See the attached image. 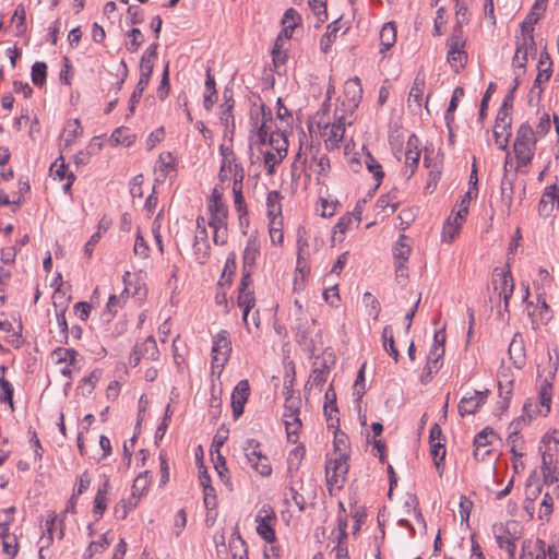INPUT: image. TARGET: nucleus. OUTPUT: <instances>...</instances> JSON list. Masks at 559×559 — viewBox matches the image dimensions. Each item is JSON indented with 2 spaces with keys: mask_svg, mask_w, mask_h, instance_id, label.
I'll list each match as a JSON object with an SVG mask.
<instances>
[{
  "mask_svg": "<svg viewBox=\"0 0 559 559\" xmlns=\"http://www.w3.org/2000/svg\"><path fill=\"white\" fill-rule=\"evenodd\" d=\"M537 136L535 135L532 127L524 122L516 131V136L513 143V151L515 153L518 167L527 166L532 163L535 152Z\"/></svg>",
  "mask_w": 559,
  "mask_h": 559,
  "instance_id": "f257e3e1",
  "label": "nucleus"
},
{
  "mask_svg": "<svg viewBox=\"0 0 559 559\" xmlns=\"http://www.w3.org/2000/svg\"><path fill=\"white\" fill-rule=\"evenodd\" d=\"M317 321L314 319L298 318L296 323V341L301 348L310 354H314L318 345H322L321 331L316 330Z\"/></svg>",
  "mask_w": 559,
  "mask_h": 559,
  "instance_id": "f03ea898",
  "label": "nucleus"
},
{
  "mask_svg": "<svg viewBox=\"0 0 559 559\" xmlns=\"http://www.w3.org/2000/svg\"><path fill=\"white\" fill-rule=\"evenodd\" d=\"M466 37L463 29L453 28L451 36L447 40L448 62L451 68L457 73L463 69L467 62V53L464 50Z\"/></svg>",
  "mask_w": 559,
  "mask_h": 559,
  "instance_id": "7ed1b4c3",
  "label": "nucleus"
},
{
  "mask_svg": "<svg viewBox=\"0 0 559 559\" xmlns=\"http://www.w3.org/2000/svg\"><path fill=\"white\" fill-rule=\"evenodd\" d=\"M556 357L554 358L551 353L548 352V374L545 377V379L542 381L538 396H539V404L540 408L537 411L539 414L547 416L550 412V405H551V396H552V380L556 377L558 366H559V356L557 353Z\"/></svg>",
  "mask_w": 559,
  "mask_h": 559,
  "instance_id": "20e7f679",
  "label": "nucleus"
},
{
  "mask_svg": "<svg viewBox=\"0 0 559 559\" xmlns=\"http://www.w3.org/2000/svg\"><path fill=\"white\" fill-rule=\"evenodd\" d=\"M261 444L254 439H249L243 447L247 463L261 476H270L272 466L266 455L262 454Z\"/></svg>",
  "mask_w": 559,
  "mask_h": 559,
  "instance_id": "39448f33",
  "label": "nucleus"
},
{
  "mask_svg": "<svg viewBox=\"0 0 559 559\" xmlns=\"http://www.w3.org/2000/svg\"><path fill=\"white\" fill-rule=\"evenodd\" d=\"M346 452L337 453L334 459L329 460L325 465V477L328 485L341 487L348 472Z\"/></svg>",
  "mask_w": 559,
  "mask_h": 559,
  "instance_id": "423d86ee",
  "label": "nucleus"
},
{
  "mask_svg": "<svg viewBox=\"0 0 559 559\" xmlns=\"http://www.w3.org/2000/svg\"><path fill=\"white\" fill-rule=\"evenodd\" d=\"M231 352V342L228 337V332L223 330L221 331L214 341L212 347V367L213 369L218 368L222 369L226 361L229 358V354Z\"/></svg>",
  "mask_w": 559,
  "mask_h": 559,
  "instance_id": "0eeeda50",
  "label": "nucleus"
},
{
  "mask_svg": "<svg viewBox=\"0 0 559 559\" xmlns=\"http://www.w3.org/2000/svg\"><path fill=\"white\" fill-rule=\"evenodd\" d=\"M497 439L496 432L489 428H484L474 439V456L477 461H485L491 453V444Z\"/></svg>",
  "mask_w": 559,
  "mask_h": 559,
  "instance_id": "6e6552de",
  "label": "nucleus"
},
{
  "mask_svg": "<svg viewBox=\"0 0 559 559\" xmlns=\"http://www.w3.org/2000/svg\"><path fill=\"white\" fill-rule=\"evenodd\" d=\"M547 0H536L532 11L528 13V15L525 17V20L521 24V37H524L528 44H533V32H534V25L538 22L540 19V15L545 12L547 7Z\"/></svg>",
  "mask_w": 559,
  "mask_h": 559,
  "instance_id": "1a4fd4ad",
  "label": "nucleus"
},
{
  "mask_svg": "<svg viewBox=\"0 0 559 559\" xmlns=\"http://www.w3.org/2000/svg\"><path fill=\"white\" fill-rule=\"evenodd\" d=\"M209 212L211 214L209 226L213 225H227L228 210L222 200V195L216 189L213 190L212 197L209 201Z\"/></svg>",
  "mask_w": 559,
  "mask_h": 559,
  "instance_id": "9d476101",
  "label": "nucleus"
},
{
  "mask_svg": "<svg viewBox=\"0 0 559 559\" xmlns=\"http://www.w3.org/2000/svg\"><path fill=\"white\" fill-rule=\"evenodd\" d=\"M488 393V390H475L473 395L462 397L457 406L459 414L462 417L475 414L485 404Z\"/></svg>",
  "mask_w": 559,
  "mask_h": 559,
  "instance_id": "9b49d317",
  "label": "nucleus"
},
{
  "mask_svg": "<svg viewBox=\"0 0 559 559\" xmlns=\"http://www.w3.org/2000/svg\"><path fill=\"white\" fill-rule=\"evenodd\" d=\"M559 206V187L550 185L546 187L538 203V213L543 217H549Z\"/></svg>",
  "mask_w": 559,
  "mask_h": 559,
  "instance_id": "f8f14e48",
  "label": "nucleus"
},
{
  "mask_svg": "<svg viewBox=\"0 0 559 559\" xmlns=\"http://www.w3.org/2000/svg\"><path fill=\"white\" fill-rule=\"evenodd\" d=\"M536 51L535 47V40L533 39V44H528V41L525 40L524 37L516 39V49L513 57L512 64L515 69H519L522 71V73L525 72L526 62L528 55H532Z\"/></svg>",
  "mask_w": 559,
  "mask_h": 559,
  "instance_id": "ddd939ff",
  "label": "nucleus"
},
{
  "mask_svg": "<svg viewBox=\"0 0 559 559\" xmlns=\"http://www.w3.org/2000/svg\"><path fill=\"white\" fill-rule=\"evenodd\" d=\"M249 382L247 380H241L235 386L231 394V407L233 415L235 418H238L243 413V406L249 396Z\"/></svg>",
  "mask_w": 559,
  "mask_h": 559,
  "instance_id": "4468645a",
  "label": "nucleus"
},
{
  "mask_svg": "<svg viewBox=\"0 0 559 559\" xmlns=\"http://www.w3.org/2000/svg\"><path fill=\"white\" fill-rule=\"evenodd\" d=\"M499 276V286L497 285V280H493V288L495 290L499 289V296L503 299V309L506 312H509V301L514 290L513 277L509 271L500 273Z\"/></svg>",
  "mask_w": 559,
  "mask_h": 559,
  "instance_id": "2eb2a0df",
  "label": "nucleus"
},
{
  "mask_svg": "<svg viewBox=\"0 0 559 559\" xmlns=\"http://www.w3.org/2000/svg\"><path fill=\"white\" fill-rule=\"evenodd\" d=\"M509 357L515 368L521 369L526 361L524 341L520 333H515L509 345Z\"/></svg>",
  "mask_w": 559,
  "mask_h": 559,
  "instance_id": "dca6fc26",
  "label": "nucleus"
},
{
  "mask_svg": "<svg viewBox=\"0 0 559 559\" xmlns=\"http://www.w3.org/2000/svg\"><path fill=\"white\" fill-rule=\"evenodd\" d=\"M424 90L425 78L420 74H417L411 87L407 99L408 107L412 108L413 110L419 109L421 107Z\"/></svg>",
  "mask_w": 559,
  "mask_h": 559,
  "instance_id": "f3484780",
  "label": "nucleus"
},
{
  "mask_svg": "<svg viewBox=\"0 0 559 559\" xmlns=\"http://www.w3.org/2000/svg\"><path fill=\"white\" fill-rule=\"evenodd\" d=\"M345 133V127L343 117H340L337 121L332 123L329 133H326L325 146L328 150H334L338 147Z\"/></svg>",
  "mask_w": 559,
  "mask_h": 559,
  "instance_id": "a211bd4d",
  "label": "nucleus"
},
{
  "mask_svg": "<svg viewBox=\"0 0 559 559\" xmlns=\"http://www.w3.org/2000/svg\"><path fill=\"white\" fill-rule=\"evenodd\" d=\"M338 413L336 406V393L333 389H329L325 392V404H324V415L326 416V421L329 427H336L338 424V418L335 414Z\"/></svg>",
  "mask_w": 559,
  "mask_h": 559,
  "instance_id": "6ab92c4d",
  "label": "nucleus"
},
{
  "mask_svg": "<svg viewBox=\"0 0 559 559\" xmlns=\"http://www.w3.org/2000/svg\"><path fill=\"white\" fill-rule=\"evenodd\" d=\"M67 168L68 167L62 156L59 157L50 167V173L55 176V178H58L59 180L67 178V182L63 185V191L66 193L70 191L71 186L75 179L73 173H68Z\"/></svg>",
  "mask_w": 559,
  "mask_h": 559,
  "instance_id": "aec40b11",
  "label": "nucleus"
},
{
  "mask_svg": "<svg viewBox=\"0 0 559 559\" xmlns=\"http://www.w3.org/2000/svg\"><path fill=\"white\" fill-rule=\"evenodd\" d=\"M344 93L353 107H357L362 98L361 82L358 76L349 79L345 82Z\"/></svg>",
  "mask_w": 559,
  "mask_h": 559,
  "instance_id": "412c9836",
  "label": "nucleus"
},
{
  "mask_svg": "<svg viewBox=\"0 0 559 559\" xmlns=\"http://www.w3.org/2000/svg\"><path fill=\"white\" fill-rule=\"evenodd\" d=\"M226 96V93L224 94ZM234 108V99L231 96L228 98L225 97V102L219 107V120L221 123L225 127L226 131L233 133L235 129V120L233 116Z\"/></svg>",
  "mask_w": 559,
  "mask_h": 559,
  "instance_id": "4be33fe9",
  "label": "nucleus"
},
{
  "mask_svg": "<svg viewBox=\"0 0 559 559\" xmlns=\"http://www.w3.org/2000/svg\"><path fill=\"white\" fill-rule=\"evenodd\" d=\"M418 144L419 140L415 134L408 138L406 144L405 159L406 165H408L412 168V174L417 168L420 158V150L418 148Z\"/></svg>",
  "mask_w": 559,
  "mask_h": 559,
  "instance_id": "5701e85b",
  "label": "nucleus"
},
{
  "mask_svg": "<svg viewBox=\"0 0 559 559\" xmlns=\"http://www.w3.org/2000/svg\"><path fill=\"white\" fill-rule=\"evenodd\" d=\"M396 41V27L393 23H385L380 31V52L391 49Z\"/></svg>",
  "mask_w": 559,
  "mask_h": 559,
  "instance_id": "b1692460",
  "label": "nucleus"
},
{
  "mask_svg": "<svg viewBox=\"0 0 559 559\" xmlns=\"http://www.w3.org/2000/svg\"><path fill=\"white\" fill-rule=\"evenodd\" d=\"M464 222L465 221L455 219L454 211H452L451 215L449 216L447 223L443 226L442 240L448 243H451L457 236L460 228Z\"/></svg>",
  "mask_w": 559,
  "mask_h": 559,
  "instance_id": "393cba45",
  "label": "nucleus"
},
{
  "mask_svg": "<svg viewBox=\"0 0 559 559\" xmlns=\"http://www.w3.org/2000/svg\"><path fill=\"white\" fill-rule=\"evenodd\" d=\"M281 193L278 191H270L266 197V207L269 219H280L282 216Z\"/></svg>",
  "mask_w": 559,
  "mask_h": 559,
  "instance_id": "a878e982",
  "label": "nucleus"
},
{
  "mask_svg": "<svg viewBox=\"0 0 559 559\" xmlns=\"http://www.w3.org/2000/svg\"><path fill=\"white\" fill-rule=\"evenodd\" d=\"M514 178L515 175L510 178L508 175H503L501 180L500 191H501V201L506 205L508 213L511 210L513 193H514Z\"/></svg>",
  "mask_w": 559,
  "mask_h": 559,
  "instance_id": "bb28decb",
  "label": "nucleus"
},
{
  "mask_svg": "<svg viewBox=\"0 0 559 559\" xmlns=\"http://www.w3.org/2000/svg\"><path fill=\"white\" fill-rule=\"evenodd\" d=\"M238 292H239V295H238L237 302H238V306L242 309V320L248 328L249 326L248 316H249L250 310L255 305V299L253 296V292H251V290H238Z\"/></svg>",
  "mask_w": 559,
  "mask_h": 559,
  "instance_id": "cd10ccee",
  "label": "nucleus"
},
{
  "mask_svg": "<svg viewBox=\"0 0 559 559\" xmlns=\"http://www.w3.org/2000/svg\"><path fill=\"white\" fill-rule=\"evenodd\" d=\"M56 326L58 331L55 333L53 337L58 343H67L69 337V328L64 308L56 311Z\"/></svg>",
  "mask_w": 559,
  "mask_h": 559,
  "instance_id": "c85d7f7f",
  "label": "nucleus"
},
{
  "mask_svg": "<svg viewBox=\"0 0 559 559\" xmlns=\"http://www.w3.org/2000/svg\"><path fill=\"white\" fill-rule=\"evenodd\" d=\"M364 164L368 171L372 174L374 180L377 181L376 189L380 186L381 180L384 177V173L382 170V166L380 163L371 155L370 152H366L364 154Z\"/></svg>",
  "mask_w": 559,
  "mask_h": 559,
  "instance_id": "c756f323",
  "label": "nucleus"
},
{
  "mask_svg": "<svg viewBox=\"0 0 559 559\" xmlns=\"http://www.w3.org/2000/svg\"><path fill=\"white\" fill-rule=\"evenodd\" d=\"M234 193V203L236 211L239 213V222L242 226L243 224L248 225V211L245 203V198L242 195V187H233Z\"/></svg>",
  "mask_w": 559,
  "mask_h": 559,
  "instance_id": "7c9ffc66",
  "label": "nucleus"
},
{
  "mask_svg": "<svg viewBox=\"0 0 559 559\" xmlns=\"http://www.w3.org/2000/svg\"><path fill=\"white\" fill-rule=\"evenodd\" d=\"M542 488L543 486L538 479L537 472L533 471L526 481L525 499L528 501H535L542 493Z\"/></svg>",
  "mask_w": 559,
  "mask_h": 559,
  "instance_id": "2f4dec72",
  "label": "nucleus"
},
{
  "mask_svg": "<svg viewBox=\"0 0 559 559\" xmlns=\"http://www.w3.org/2000/svg\"><path fill=\"white\" fill-rule=\"evenodd\" d=\"M272 520V516L265 515L263 518L257 516V532L258 534L267 543H273L275 540V532L272 528L270 521Z\"/></svg>",
  "mask_w": 559,
  "mask_h": 559,
  "instance_id": "473e14b6",
  "label": "nucleus"
},
{
  "mask_svg": "<svg viewBox=\"0 0 559 559\" xmlns=\"http://www.w3.org/2000/svg\"><path fill=\"white\" fill-rule=\"evenodd\" d=\"M382 344L384 350L397 362L400 354L394 343L393 331L390 325H385L382 331Z\"/></svg>",
  "mask_w": 559,
  "mask_h": 559,
  "instance_id": "72a5a7b5",
  "label": "nucleus"
},
{
  "mask_svg": "<svg viewBox=\"0 0 559 559\" xmlns=\"http://www.w3.org/2000/svg\"><path fill=\"white\" fill-rule=\"evenodd\" d=\"M135 346L143 358L151 360H156L158 358L159 350L153 336H148L143 343L136 344Z\"/></svg>",
  "mask_w": 559,
  "mask_h": 559,
  "instance_id": "f704fd0d",
  "label": "nucleus"
},
{
  "mask_svg": "<svg viewBox=\"0 0 559 559\" xmlns=\"http://www.w3.org/2000/svg\"><path fill=\"white\" fill-rule=\"evenodd\" d=\"M473 197H475V191L469 189L464 193V195L461 197V200L455 204L453 209L455 219L465 221L468 214V206Z\"/></svg>",
  "mask_w": 559,
  "mask_h": 559,
  "instance_id": "c9c22d12",
  "label": "nucleus"
},
{
  "mask_svg": "<svg viewBox=\"0 0 559 559\" xmlns=\"http://www.w3.org/2000/svg\"><path fill=\"white\" fill-rule=\"evenodd\" d=\"M109 487L108 479L105 480L103 486H100L97 490L95 500H94V509L93 512L98 516H102L107 508V491Z\"/></svg>",
  "mask_w": 559,
  "mask_h": 559,
  "instance_id": "e433bc0d",
  "label": "nucleus"
},
{
  "mask_svg": "<svg viewBox=\"0 0 559 559\" xmlns=\"http://www.w3.org/2000/svg\"><path fill=\"white\" fill-rule=\"evenodd\" d=\"M430 454L432 456L435 466L440 475L443 473V462L445 457V445L443 442L430 443Z\"/></svg>",
  "mask_w": 559,
  "mask_h": 559,
  "instance_id": "4c0bfd02",
  "label": "nucleus"
},
{
  "mask_svg": "<svg viewBox=\"0 0 559 559\" xmlns=\"http://www.w3.org/2000/svg\"><path fill=\"white\" fill-rule=\"evenodd\" d=\"M554 497H559V485L552 488V491L545 492L540 502V514L539 518L549 516L554 511Z\"/></svg>",
  "mask_w": 559,
  "mask_h": 559,
  "instance_id": "58836bf2",
  "label": "nucleus"
},
{
  "mask_svg": "<svg viewBox=\"0 0 559 559\" xmlns=\"http://www.w3.org/2000/svg\"><path fill=\"white\" fill-rule=\"evenodd\" d=\"M338 31H340V27L337 26L336 21H334L328 25L326 32H325V34H323V36L321 37V40H320L321 50L323 52L326 53L330 50L332 44L335 41V39L337 37Z\"/></svg>",
  "mask_w": 559,
  "mask_h": 559,
  "instance_id": "ea45409f",
  "label": "nucleus"
},
{
  "mask_svg": "<svg viewBox=\"0 0 559 559\" xmlns=\"http://www.w3.org/2000/svg\"><path fill=\"white\" fill-rule=\"evenodd\" d=\"M407 237L400 235L393 248V255L399 262H406L411 254V246L406 242Z\"/></svg>",
  "mask_w": 559,
  "mask_h": 559,
  "instance_id": "a19ab883",
  "label": "nucleus"
},
{
  "mask_svg": "<svg viewBox=\"0 0 559 559\" xmlns=\"http://www.w3.org/2000/svg\"><path fill=\"white\" fill-rule=\"evenodd\" d=\"M269 145L271 151L287 154V140L283 132L274 131L270 133Z\"/></svg>",
  "mask_w": 559,
  "mask_h": 559,
  "instance_id": "79ce46f5",
  "label": "nucleus"
},
{
  "mask_svg": "<svg viewBox=\"0 0 559 559\" xmlns=\"http://www.w3.org/2000/svg\"><path fill=\"white\" fill-rule=\"evenodd\" d=\"M5 367L4 366H0V386L3 391V394L1 395L0 394V402H7L10 404L11 408L13 409L14 406H13V385L4 379V372H5Z\"/></svg>",
  "mask_w": 559,
  "mask_h": 559,
  "instance_id": "37998d69",
  "label": "nucleus"
},
{
  "mask_svg": "<svg viewBox=\"0 0 559 559\" xmlns=\"http://www.w3.org/2000/svg\"><path fill=\"white\" fill-rule=\"evenodd\" d=\"M496 540L501 549H506L508 551L510 559H514L516 546L514 539L511 538L510 533L508 531H503L501 534H496Z\"/></svg>",
  "mask_w": 559,
  "mask_h": 559,
  "instance_id": "c03bdc74",
  "label": "nucleus"
},
{
  "mask_svg": "<svg viewBox=\"0 0 559 559\" xmlns=\"http://www.w3.org/2000/svg\"><path fill=\"white\" fill-rule=\"evenodd\" d=\"M287 391V396L285 400V412L284 415L288 416H295L299 415L300 406H301V400L299 396H294L293 392L289 390L288 386H285Z\"/></svg>",
  "mask_w": 559,
  "mask_h": 559,
  "instance_id": "a18cd8bd",
  "label": "nucleus"
},
{
  "mask_svg": "<svg viewBox=\"0 0 559 559\" xmlns=\"http://www.w3.org/2000/svg\"><path fill=\"white\" fill-rule=\"evenodd\" d=\"M11 22L15 24L16 35L20 36L26 32V11L23 4L16 7Z\"/></svg>",
  "mask_w": 559,
  "mask_h": 559,
  "instance_id": "49530a36",
  "label": "nucleus"
},
{
  "mask_svg": "<svg viewBox=\"0 0 559 559\" xmlns=\"http://www.w3.org/2000/svg\"><path fill=\"white\" fill-rule=\"evenodd\" d=\"M53 356L57 360L67 361L70 366H75L78 362L79 353L72 348H57L53 350Z\"/></svg>",
  "mask_w": 559,
  "mask_h": 559,
  "instance_id": "de8ad7c7",
  "label": "nucleus"
},
{
  "mask_svg": "<svg viewBox=\"0 0 559 559\" xmlns=\"http://www.w3.org/2000/svg\"><path fill=\"white\" fill-rule=\"evenodd\" d=\"M134 134H131L124 127L117 128L111 134L112 141L124 146H130L134 142Z\"/></svg>",
  "mask_w": 559,
  "mask_h": 559,
  "instance_id": "09e8293b",
  "label": "nucleus"
},
{
  "mask_svg": "<svg viewBox=\"0 0 559 559\" xmlns=\"http://www.w3.org/2000/svg\"><path fill=\"white\" fill-rule=\"evenodd\" d=\"M47 66L45 62L37 61L32 67V81L35 85L43 86L46 82Z\"/></svg>",
  "mask_w": 559,
  "mask_h": 559,
  "instance_id": "8fccbe9b",
  "label": "nucleus"
},
{
  "mask_svg": "<svg viewBox=\"0 0 559 559\" xmlns=\"http://www.w3.org/2000/svg\"><path fill=\"white\" fill-rule=\"evenodd\" d=\"M455 21L456 24L453 28L462 29L463 25H466L469 22V13L466 4L464 2H460V0H455Z\"/></svg>",
  "mask_w": 559,
  "mask_h": 559,
  "instance_id": "3c124183",
  "label": "nucleus"
},
{
  "mask_svg": "<svg viewBox=\"0 0 559 559\" xmlns=\"http://www.w3.org/2000/svg\"><path fill=\"white\" fill-rule=\"evenodd\" d=\"M285 496V503H289L290 501H293L296 507L299 509V511H305V508H306V500L304 498V496L301 493L298 492V490L290 486L287 488V490L285 491L284 493Z\"/></svg>",
  "mask_w": 559,
  "mask_h": 559,
  "instance_id": "603ef678",
  "label": "nucleus"
},
{
  "mask_svg": "<svg viewBox=\"0 0 559 559\" xmlns=\"http://www.w3.org/2000/svg\"><path fill=\"white\" fill-rule=\"evenodd\" d=\"M264 155V165L267 169V174H273L274 168L276 165H278L283 158L286 156L283 153L274 152V151H266L263 153Z\"/></svg>",
  "mask_w": 559,
  "mask_h": 559,
  "instance_id": "864d4df0",
  "label": "nucleus"
},
{
  "mask_svg": "<svg viewBox=\"0 0 559 559\" xmlns=\"http://www.w3.org/2000/svg\"><path fill=\"white\" fill-rule=\"evenodd\" d=\"M328 369H329V367L326 365V361H324L322 368L317 367V361H316L314 368L310 376V380L312 381V384H314L316 386H322L326 382V378H328V373H329Z\"/></svg>",
  "mask_w": 559,
  "mask_h": 559,
  "instance_id": "5fc2aeb1",
  "label": "nucleus"
},
{
  "mask_svg": "<svg viewBox=\"0 0 559 559\" xmlns=\"http://www.w3.org/2000/svg\"><path fill=\"white\" fill-rule=\"evenodd\" d=\"M551 71L544 70V68L538 67V74L534 81V84L531 88V95L535 94L540 97L543 93V88L540 86L542 82H546L550 79Z\"/></svg>",
  "mask_w": 559,
  "mask_h": 559,
  "instance_id": "6e6d98bb",
  "label": "nucleus"
},
{
  "mask_svg": "<svg viewBox=\"0 0 559 559\" xmlns=\"http://www.w3.org/2000/svg\"><path fill=\"white\" fill-rule=\"evenodd\" d=\"M543 483L547 486L559 485V467H546L542 468Z\"/></svg>",
  "mask_w": 559,
  "mask_h": 559,
  "instance_id": "4d7b16f0",
  "label": "nucleus"
},
{
  "mask_svg": "<svg viewBox=\"0 0 559 559\" xmlns=\"http://www.w3.org/2000/svg\"><path fill=\"white\" fill-rule=\"evenodd\" d=\"M511 110L500 108L496 118L495 127L501 128L502 131H507L511 129Z\"/></svg>",
  "mask_w": 559,
  "mask_h": 559,
  "instance_id": "13d9d810",
  "label": "nucleus"
},
{
  "mask_svg": "<svg viewBox=\"0 0 559 559\" xmlns=\"http://www.w3.org/2000/svg\"><path fill=\"white\" fill-rule=\"evenodd\" d=\"M98 380V376L96 371H93L88 377H85L80 385L78 386V390H81L83 395H90L92 394L95 384Z\"/></svg>",
  "mask_w": 559,
  "mask_h": 559,
  "instance_id": "bf43d9fd",
  "label": "nucleus"
},
{
  "mask_svg": "<svg viewBox=\"0 0 559 559\" xmlns=\"http://www.w3.org/2000/svg\"><path fill=\"white\" fill-rule=\"evenodd\" d=\"M131 40L127 44V49L130 52H135L143 43V35L139 28H132L128 32Z\"/></svg>",
  "mask_w": 559,
  "mask_h": 559,
  "instance_id": "052dcab7",
  "label": "nucleus"
},
{
  "mask_svg": "<svg viewBox=\"0 0 559 559\" xmlns=\"http://www.w3.org/2000/svg\"><path fill=\"white\" fill-rule=\"evenodd\" d=\"M229 430L225 428L224 426L219 427L217 429L216 435L213 438L212 448H211V455L214 456V450H219L225 441L228 439Z\"/></svg>",
  "mask_w": 559,
  "mask_h": 559,
  "instance_id": "680f3d73",
  "label": "nucleus"
},
{
  "mask_svg": "<svg viewBox=\"0 0 559 559\" xmlns=\"http://www.w3.org/2000/svg\"><path fill=\"white\" fill-rule=\"evenodd\" d=\"M312 11L317 15L318 23H323L326 17V0H312L309 2Z\"/></svg>",
  "mask_w": 559,
  "mask_h": 559,
  "instance_id": "e2e57ef3",
  "label": "nucleus"
},
{
  "mask_svg": "<svg viewBox=\"0 0 559 559\" xmlns=\"http://www.w3.org/2000/svg\"><path fill=\"white\" fill-rule=\"evenodd\" d=\"M281 225V219H270V237L273 243L280 245L283 241V231L280 227Z\"/></svg>",
  "mask_w": 559,
  "mask_h": 559,
  "instance_id": "0e129e2a",
  "label": "nucleus"
},
{
  "mask_svg": "<svg viewBox=\"0 0 559 559\" xmlns=\"http://www.w3.org/2000/svg\"><path fill=\"white\" fill-rule=\"evenodd\" d=\"M495 142L500 150H507L509 138L511 135L510 130L502 131L501 128L495 127L493 129Z\"/></svg>",
  "mask_w": 559,
  "mask_h": 559,
  "instance_id": "69168bd1",
  "label": "nucleus"
},
{
  "mask_svg": "<svg viewBox=\"0 0 559 559\" xmlns=\"http://www.w3.org/2000/svg\"><path fill=\"white\" fill-rule=\"evenodd\" d=\"M194 254L197 255V259L203 263L210 255V245L209 241H200L194 242L193 245Z\"/></svg>",
  "mask_w": 559,
  "mask_h": 559,
  "instance_id": "338daca9",
  "label": "nucleus"
},
{
  "mask_svg": "<svg viewBox=\"0 0 559 559\" xmlns=\"http://www.w3.org/2000/svg\"><path fill=\"white\" fill-rule=\"evenodd\" d=\"M229 548L230 552L234 559H237V556H239L240 552L247 551L246 543L240 537V535H237L236 537H233L229 542Z\"/></svg>",
  "mask_w": 559,
  "mask_h": 559,
  "instance_id": "774afa93",
  "label": "nucleus"
}]
</instances>
